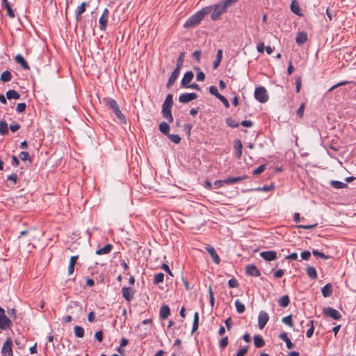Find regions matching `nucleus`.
Instances as JSON below:
<instances>
[{
  "label": "nucleus",
  "mask_w": 356,
  "mask_h": 356,
  "mask_svg": "<svg viewBox=\"0 0 356 356\" xmlns=\"http://www.w3.org/2000/svg\"><path fill=\"white\" fill-rule=\"evenodd\" d=\"M236 1L237 0H224L217 4L207 6L204 8L209 9L208 15L211 13V19L213 21H217L223 13H226L227 8Z\"/></svg>",
  "instance_id": "nucleus-1"
},
{
  "label": "nucleus",
  "mask_w": 356,
  "mask_h": 356,
  "mask_svg": "<svg viewBox=\"0 0 356 356\" xmlns=\"http://www.w3.org/2000/svg\"><path fill=\"white\" fill-rule=\"evenodd\" d=\"M102 101L104 104L115 113L121 122L124 124L127 123L124 115L122 113L117 102L114 99L111 97H104Z\"/></svg>",
  "instance_id": "nucleus-2"
},
{
  "label": "nucleus",
  "mask_w": 356,
  "mask_h": 356,
  "mask_svg": "<svg viewBox=\"0 0 356 356\" xmlns=\"http://www.w3.org/2000/svg\"><path fill=\"white\" fill-rule=\"evenodd\" d=\"M208 10L209 9L203 8L202 10L195 13L186 20L184 26L186 29L196 26L201 22L204 17L208 15Z\"/></svg>",
  "instance_id": "nucleus-3"
},
{
  "label": "nucleus",
  "mask_w": 356,
  "mask_h": 356,
  "mask_svg": "<svg viewBox=\"0 0 356 356\" xmlns=\"http://www.w3.org/2000/svg\"><path fill=\"white\" fill-rule=\"evenodd\" d=\"M254 97L261 103H266L268 100L267 91L264 87L257 88L254 90Z\"/></svg>",
  "instance_id": "nucleus-4"
},
{
  "label": "nucleus",
  "mask_w": 356,
  "mask_h": 356,
  "mask_svg": "<svg viewBox=\"0 0 356 356\" xmlns=\"http://www.w3.org/2000/svg\"><path fill=\"white\" fill-rule=\"evenodd\" d=\"M1 354L3 356H13V341L10 337H7L6 341L4 342L1 349Z\"/></svg>",
  "instance_id": "nucleus-5"
},
{
  "label": "nucleus",
  "mask_w": 356,
  "mask_h": 356,
  "mask_svg": "<svg viewBox=\"0 0 356 356\" xmlns=\"http://www.w3.org/2000/svg\"><path fill=\"white\" fill-rule=\"evenodd\" d=\"M12 325V321L5 313H0V329L6 330Z\"/></svg>",
  "instance_id": "nucleus-6"
},
{
  "label": "nucleus",
  "mask_w": 356,
  "mask_h": 356,
  "mask_svg": "<svg viewBox=\"0 0 356 356\" xmlns=\"http://www.w3.org/2000/svg\"><path fill=\"white\" fill-rule=\"evenodd\" d=\"M197 98V95L196 93L191 92V93H184L181 94L179 97V101L181 103L186 104L190 102L192 100H194Z\"/></svg>",
  "instance_id": "nucleus-7"
},
{
  "label": "nucleus",
  "mask_w": 356,
  "mask_h": 356,
  "mask_svg": "<svg viewBox=\"0 0 356 356\" xmlns=\"http://www.w3.org/2000/svg\"><path fill=\"white\" fill-rule=\"evenodd\" d=\"M108 10L105 8L99 19V23L100 24V29L104 31L106 29L108 18Z\"/></svg>",
  "instance_id": "nucleus-8"
},
{
  "label": "nucleus",
  "mask_w": 356,
  "mask_h": 356,
  "mask_svg": "<svg viewBox=\"0 0 356 356\" xmlns=\"http://www.w3.org/2000/svg\"><path fill=\"white\" fill-rule=\"evenodd\" d=\"M245 273L252 277H259L261 273L258 268L254 264H249L245 268Z\"/></svg>",
  "instance_id": "nucleus-9"
},
{
  "label": "nucleus",
  "mask_w": 356,
  "mask_h": 356,
  "mask_svg": "<svg viewBox=\"0 0 356 356\" xmlns=\"http://www.w3.org/2000/svg\"><path fill=\"white\" fill-rule=\"evenodd\" d=\"M205 249L209 252V254L213 259V261L216 264H219L220 262V259L219 256L218 255V254L216 253L214 248L210 245H207L206 246Z\"/></svg>",
  "instance_id": "nucleus-10"
},
{
  "label": "nucleus",
  "mask_w": 356,
  "mask_h": 356,
  "mask_svg": "<svg viewBox=\"0 0 356 356\" xmlns=\"http://www.w3.org/2000/svg\"><path fill=\"white\" fill-rule=\"evenodd\" d=\"M260 256L267 261H271L277 258V253L275 251H264L260 253Z\"/></svg>",
  "instance_id": "nucleus-11"
},
{
  "label": "nucleus",
  "mask_w": 356,
  "mask_h": 356,
  "mask_svg": "<svg viewBox=\"0 0 356 356\" xmlns=\"http://www.w3.org/2000/svg\"><path fill=\"white\" fill-rule=\"evenodd\" d=\"M194 77L193 72L192 71H188L186 72L184 77L181 79V84L183 88L187 87L188 85L190 83V82L192 81V79Z\"/></svg>",
  "instance_id": "nucleus-12"
},
{
  "label": "nucleus",
  "mask_w": 356,
  "mask_h": 356,
  "mask_svg": "<svg viewBox=\"0 0 356 356\" xmlns=\"http://www.w3.org/2000/svg\"><path fill=\"white\" fill-rule=\"evenodd\" d=\"M268 320L269 316L268 313H259L258 317V325L260 330H262L265 327Z\"/></svg>",
  "instance_id": "nucleus-13"
},
{
  "label": "nucleus",
  "mask_w": 356,
  "mask_h": 356,
  "mask_svg": "<svg viewBox=\"0 0 356 356\" xmlns=\"http://www.w3.org/2000/svg\"><path fill=\"white\" fill-rule=\"evenodd\" d=\"M180 70H178L175 68L173 72H172L170 76L168 79V83L166 84V87L168 88H170L175 82L177 79L178 78V76L179 74Z\"/></svg>",
  "instance_id": "nucleus-14"
},
{
  "label": "nucleus",
  "mask_w": 356,
  "mask_h": 356,
  "mask_svg": "<svg viewBox=\"0 0 356 356\" xmlns=\"http://www.w3.org/2000/svg\"><path fill=\"white\" fill-rule=\"evenodd\" d=\"M122 293L125 300L129 301L134 296V291L131 287H123Z\"/></svg>",
  "instance_id": "nucleus-15"
},
{
  "label": "nucleus",
  "mask_w": 356,
  "mask_h": 356,
  "mask_svg": "<svg viewBox=\"0 0 356 356\" xmlns=\"http://www.w3.org/2000/svg\"><path fill=\"white\" fill-rule=\"evenodd\" d=\"M247 178L246 175L244 176H240V177H228L223 180V182L225 183V184L231 185L234 184L236 183H238Z\"/></svg>",
  "instance_id": "nucleus-16"
},
{
  "label": "nucleus",
  "mask_w": 356,
  "mask_h": 356,
  "mask_svg": "<svg viewBox=\"0 0 356 356\" xmlns=\"http://www.w3.org/2000/svg\"><path fill=\"white\" fill-rule=\"evenodd\" d=\"M15 62L19 64L22 66V67L24 68V70L30 69L28 63L26 62V60L24 59V58L22 55L17 54L15 56Z\"/></svg>",
  "instance_id": "nucleus-17"
},
{
  "label": "nucleus",
  "mask_w": 356,
  "mask_h": 356,
  "mask_svg": "<svg viewBox=\"0 0 356 356\" xmlns=\"http://www.w3.org/2000/svg\"><path fill=\"white\" fill-rule=\"evenodd\" d=\"M234 149L236 152V156L238 159H240L242 154L243 145L239 139H236L234 140Z\"/></svg>",
  "instance_id": "nucleus-18"
},
{
  "label": "nucleus",
  "mask_w": 356,
  "mask_h": 356,
  "mask_svg": "<svg viewBox=\"0 0 356 356\" xmlns=\"http://www.w3.org/2000/svg\"><path fill=\"white\" fill-rule=\"evenodd\" d=\"M279 337L286 343L287 348L291 349L294 347V344L289 339L286 332L280 333Z\"/></svg>",
  "instance_id": "nucleus-19"
},
{
  "label": "nucleus",
  "mask_w": 356,
  "mask_h": 356,
  "mask_svg": "<svg viewBox=\"0 0 356 356\" xmlns=\"http://www.w3.org/2000/svg\"><path fill=\"white\" fill-rule=\"evenodd\" d=\"M307 40V35L305 32H299L296 36V42L298 44H303Z\"/></svg>",
  "instance_id": "nucleus-20"
},
{
  "label": "nucleus",
  "mask_w": 356,
  "mask_h": 356,
  "mask_svg": "<svg viewBox=\"0 0 356 356\" xmlns=\"http://www.w3.org/2000/svg\"><path fill=\"white\" fill-rule=\"evenodd\" d=\"M113 249V245L108 243L104 245L103 248L98 249L96 251V254L98 255L108 254Z\"/></svg>",
  "instance_id": "nucleus-21"
},
{
  "label": "nucleus",
  "mask_w": 356,
  "mask_h": 356,
  "mask_svg": "<svg viewBox=\"0 0 356 356\" xmlns=\"http://www.w3.org/2000/svg\"><path fill=\"white\" fill-rule=\"evenodd\" d=\"M163 117L167 120L170 123L173 122V117L171 113V108H162L161 111Z\"/></svg>",
  "instance_id": "nucleus-22"
},
{
  "label": "nucleus",
  "mask_w": 356,
  "mask_h": 356,
  "mask_svg": "<svg viewBox=\"0 0 356 356\" xmlns=\"http://www.w3.org/2000/svg\"><path fill=\"white\" fill-rule=\"evenodd\" d=\"M173 105V96L172 94H168L162 105V108H171Z\"/></svg>",
  "instance_id": "nucleus-23"
},
{
  "label": "nucleus",
  "mask_w": 356,
  "mask_h": 356,
  "mask_svg": "<svg viewBox=\"0 0 356 356\" xmlns=\"http://www.w3.org/2000/svg\"><path fill=\"white\" fill-rule=\"evenodd\" d=\"M253 340L256 348H261L265 346V341L260 335H255Z\"/></svg>",
  "instance_id": "nucleus-24"
},
{
  "label": "nucleus",
  "mask_w": 356,
  "mask_h": 356,
  "mask_svg": "<svg viewBox=\"0 0 356 356\" xmlns=\"http://www.w3.org/2000/svg\"><path fill=\"white\" fill-rule=\"evenodd\" d=\"M2 5L6 8L7 14L10 18L15 17L14 10L12 9L9 2L7 0H2Z\"/></svg>",
  "instance_id": "nucleus-25"
},
{
  "label": "nucleus",
  "mask_w": 356,
  "mask_h": 356,
  "mask_svg": "<svg viewBox=\"0 0 356 356\" xmlns=\"http://www.w3.org/2000/svg\"><path fill=\"white\" fill-rule=\"evenodd\" d=\"M222 59V50L218 49L217 51V55L216 59L213 62V69H217Z\"/></svg>",
  "instance_id": "nucleus-26"
},
{
  "label": "nucleus",
  "mask_w": 356,
  "mask_h": 356,
  "mask_svg": "<svg viewBox=\"0 0 356 356\" xmlns=\"http://www.w3.org/2000/svg\"><path fill=\"white\" fill-rule=\"evenodd\" d=\"M306 273L311 279L316 280L317 278V272L314 267L310 266L307 267Z\"/></svg>",
  "instance_id": "nucleus-27"
},
{
  "label": "nucleus",
  "mask_w": 356,
  "mask_h": 356,
  "mask_svg": "<svg viewBox=\"0 0 356 356\" xmlns=\"http://www.w3.org/2000/svg\"><path fill=\"white\" fill-rule=\"evenodd\" d=\"M6 97L8 99H18L20 97L19 94L14 90H9L6 93Z\"/></svg>",
  "instance_id": "nucleus-28"
},
{
  "label": "nucleus",
  "mask_w": 356,
  "mask_h": 356,
  "mask_svg": "<svg viewBox=\"0 0 356 356\" xmlns=\"http://www.w3.org/2000/svg\"><path fill=\"white\" fill-rule=\"evenodd\" d=\"M159 130H160V131L162 134H165L166 136H168L169 135L170 126H169V124L167 122H162L159 124Z\"/></svg>",
  "instance_id": "nucleus-29"
},
{
  "label": "nucleus",
  "mask_w": 356,
  "mask_h": 356,
  "mask_svg": "<svg viewBox=\"0 0 356 356\" xmlns=\"http://www.w3.org/2000/svg\"><path fill=\"white\" fill-rule=\"evenodd\" d=\"M322 294L324 297H329L332 293V286L330 284L325 285L321 290Z\"/></svg>",
  "instance_id": "nucleus-30"
},
{
  "label": "nucleus",
  "mask_w": 356,
  "mask_h": 356,
  "mask_svg": "<svg viewBox=\"0 0 356 356\" xmlns=\"http://www.w3.org/2000/svg\"><path fill=\"white\" fill-rule=\"evenodd\" d=\"M330 185L337 189L344 188L348 186L347 184L339 181H331Z\"/></svg>",
  "instance_id": "nucleus-31"
},
{
  "label": "nucleus",
  "mask_w": 356,
  "mask_h": 356,
  "mask_svg": "<svg viewBox=\"0 0 356 356\" xmlns=\"http://www.w3.org/2000/svg\"><path fill=\"white\" fill-rule=\"evenodd\" d=\"M11 79H12V74H11L10 72L8 70H6L1 74L0 80L2 82H8V81H10L11 80Z\"/></svg>",
  "instance_id": "nucleus-32"
},
{
  "label": "nucleus",
  "mask_w": 356,
  "mask_h": 356,
  "mask_svg": "<svg viewBox=\"0 0 356 356\" xmlns=\"http://www.w3.org/2000/svg\"><path fill=\"white\" fill-rule=\"evenodd\" d=\"M289 301L290 300H289V296L287 295H286V296H283L282 297H281L279 299L278 303H279L280 306L285 307L289 305Z\"/></svg>",
  "instance_id": "nucleus-33"
},
{
  "label": "nucleus",
  "mask_w": 356,
  "mask_h": 356,
  "mask_svg": "<svg viewBox=\"0 0 356 356\" xmlns=\"http://www.w3.org/2000/svg\"><path fill=\"white\" fill-rule=\"evenodd\" d=\"M184 57H185V54L184 52H181L179 54V57L177 60V65H176L175 68L181 70V69L183 66V64H184Z\"/></svg>",
  "instance_id": "nucleus-34"
},
{
  "label": "nucleus",
  "mask_w": 356,
  "mask_h": 356,
  "mask_svg": "<svg viewBox=\"0 0 356 356\" xmlns=\"http://www.w3.org/2000/svg\"><path fill=\"white\" fill-rule=\"evenodd\" d=\"M8 134V124L6 121L3 120L0 122V134L6 135Z\"/></svg>",
  "instance_id": "nucleus-35"
},
{
  "label": "nucleus",
  "mask_w": 356,
  "mask_h": 356,
  "mask_svg": "<svg viewBox=\"0 0 356 356\" xmlns=\"http://www.w3.org/2000/svg\"><path fill=\"white\" fill-rule=\"evenodd\" d=\"M199 327V313H195L193 318V324L192 327V333L195 332Z\"/></svg>",
  "instance_id": "nucleus-36"
},
{
  "label": "nucleus",
  "mask_w": 356,
  "mask_h": 356,
  "mask_svg": "<svg viewBox=\"0 0 356 356\" xmlns=\"http://www.w3.org/2000/svg\"><path fill=\"white\" fill-rule=\"evenodd\" d=\"M74 334L78 338H82L84 336V330L83 327L76 325L74 327Z\"/></svg>",
  "instance_id": "nucleus-37"
},
{
  "label": "nucleus",
  "mask_w": 356,
  "mask_h": 356,
  "mask_svg": "<svg viewBox=\"0 0 356 356\" xmlns=\"http://www.w3.org/2000/svg\"><path fill=\"white\" fill-rule=\"evenodd\" d=\"M163 279H164V274L162 273H159L154 275L153 282L154 284H159L163 282Z\"/></svg>",
  "instance_id": "nucleus-38"
},
{
  "label": "nucleus",
  "mask_w": 356,
  "mask_h": 356,
  "mask_svg": "<svg viewBox=\"0 0 356 356\" xmlns=\"http://www.w3.org/2000/svg\"><path fill=\"white\" fill-rule=\"evenodd\" d=\"M291 10L293 13L298 15H301V14L300 13V7L295 1H293L291 4Z\"/></svg>",
  "instance_id": "nucleus-39"
},
{
  "label": "nucleus",
  "mask_w": 356,
  "mask_h": 356,
  "mask_svg": "<svg viewBox=\"0 0 356 356\" xmlns=\"http://www.w3.org/2000/svg\"><path fill=\"white\" fill-rule=\"evenodd\" d=\"M326 318H332L334 320H339L341 318V313H324Z\"/></svg>",
  "instance_id": "nucleus-40"
},
{
  "label": "nucleus",
  "mask_w": 356,
  "mask_h": 356,
  "mask_svg": "<svg viewBox=\"0 0 356 356\" xmlns=\"http://www.w3.org/2000/svg\"><path fill=\"white\" fill-rule=\"evenodd\" d=\"M194 70L196 71H198V72L196 75L197 81H203L205 79L204 73L203 72L200 71L199 67H195Z\"/></svg>",
  "instance_id": "nucleus-41"
},
{
  "label": "nucleus",
  "mask_w": 356,
  "mask_h": 356,
  "mask_svg": "<svg viewBox=\"0 0 356 356\" xmlns=\"http://www.w3.org/2000/svg\"><path fill=\"white\" fill-rule=\"evenodd\" d=\"M226 123L230 127H232V128H235V127H238L239 125V123L236 122L234 119H232V118H227L226 120Z\"/></svg>",
  "instance_id": "nucleus-42"
},
{
  "label": "nucleus",
  "mask_w": 356,
  "mask_h": 356,
  "mask_svg": "<svg viewBox=\"0 0 356 356\" xmlns=\"http://www.w3.org/2000/svg\"><path fill=\"white\" fill-rule=\"evenodd\" d=\"M234 305L236 308V312H244L245 311V305L242 303L239 300H236Z\"/></svg>",
  "instance_id": "nucleus-43"
},
{
  "label": "nucleus",
  "mask_w": 356,
  "mask_h": 356,
  "mask_svg": "<svg viewBox=\"0 0 356 356\" xmlns=\"http://www.w3.org/2000/svg\"><path fill=\"white\" fill-rule=\"evenodd\" d=\"M282 323L289 325L291 327H293V323L292 321V317L291 315L287 316L286 317H284L282 320Z\"/></svg>",
  "instance_id": "nucleus-44"
},
{
  "label": "nucleus",
  "mask_w": 356,
  "mask_h": 356,
  "mask_svg": "<svg viewBox=\"0 0 356 356\" xmlns=\"http://www.w3.org/2000/svg\"><path fill=\"white\" fill-rule=\"evenodd\" d=\"M169 139L174 143L178 144L181 140V138L177 134H170L168 136Z\"/></svg>",
  "instance_id": "nucleus-45"
},
{
  "label": "nucleus",
  "mask_w": 356,
  "mask_h": 356,
  "mask_svg": "<svg viewBox=\"0 0 356 356\" xmlns=\"http://www.w3.org/2000/svg\"><path fill=\"white\" fill-rule=\"evenodd\" d=\"M19 157L20 159L25 161H29L30 162H31V158L29 155V153L28 152H22L20 154H19Z\"/></svg>",
  "instance_id": "nucleus-46"
},
{
  "label": "nucleus",
  "mask_w": 356,
  "mask_h": 356,
  "mask_svg": "<svg viewBox=\"0 0 356 356\" xmlns=\"http://www.w3.org/2000/svg\"><path fill=\"white\" fill-rule=\"evenodd\" d=\"M209 92L211 95H214L216 98H218L219 95H220V94L218 92V88L214 86H211L209 87Z\"/></svg>",
  "instance_id": "nucleus-47"
},
{
  "label": "nucleus",
  "mask_w": 356,
  "mask_h": 356,
  "mask_svg": "<svg viewBox=\"0 0 356 356\" xmlns=\"http://www.w3.org/2000/svg\"><path fill=\"white\" fill-rule=\"evenodd\" d=\"M312 254L314 256L322 258L323 259H327L328 258V256L324 254L323 252L318 251L317 250H314L312 251Z\"/></svg>",
  "instance_id": "nucleus-48"
},
{
  "label": "nucleus",
  "mask_w": 356,
  "mask_h": 356,
  "mask_svg": "<svg viewBox=\"0 0 356 356\" xmlns=\"http://www.w3.org/2000/svg\"><path fill=\"white\" fill-rule=\"evenodd\" d=\"M266 169L265 165H261L253 171V175H258L262 173Z\"/></svg>",
  "instance_id": "nucleus-49"
},
{
  "label": "nucleus",
  "mask_w": 356,
  "mask_h": 356,
  "mask_svg": "<svg viewBox=\"0 0 356 356\" xmlns=\"http://www.w3.org/2000/svg\"><path fill=\"white\" fill-rule=\"evenodd\" d=\"M228 337H225L224 338H222L220 341V349H224L225 348V347L228 345Z\"/></svg>",
  "instance_id": "nucleus-50"
},
{
  "label": "nucleus",
  "mask_w": 356,
  "mask_h": 356,
  "mask_svg": "<svg viewBox=\"0 0 356 356\" xmlns=\"http://www.w3.org/2000/svg\"><path fill=\"white\" fill-rule=\"evenodd\" d=\"M26 107V106L25 103H19L17 105L16 111L17 113H22L25 111Z\"/></svg>",
  "instance_id": "nucleus-51"
},
{
  "label": "nucleus",
  "mask_w": 356,
  "mask_h": 356,
  "mask_svg": "<svg viewBox=\"0 0 356 356\" xmlns=\"http://www.w3.org/2000/svg\"><path fill=\"white\" fill-rule=\"evenodd\" d=\"M86 3L83 2L76 9V13L83 14L86 11Z\"/></svg>",
  "instance_id": "nucleus-52"
},
{
  "label": "nucleus",
  "mask_w": 356,
  "mask_h": 356,
  "mask_svg": "<svg viewBox=\"0 0 356 356\" xmlns=\"http://www.w3.org/2000/svg\"><path fill=\"white\" fill-rule=\"evenodd\" d=\"M310 323L312 324V327L309 329H308V330L306 332V336L308 338L312 337V336L314 334V327H313V321H309L308 325Z\"/></svg>",
  "instance_id": "nucleus-53"
},
{
  "label": "nucleus",
  "mask_w": 356,
  "mask_h": 356,
  "mask_svg": "<svg viewBox=\"0 0 356 356\" xmlns=\"http://www.w3.org/2000/svg\"><path fill=\"white\" fill-rule=\"evenodd\" d=\"M301 258L303 260H308L311 257V252L308 250H305L301 252Z\"/></svg>",
  "instance_id": "nucleus-54"
},
{
  "label": "nucleus",
  "mask_w": 356,
  "mask_h": 356,
  "mask_svg": "<svg viewBox=\"0 0 356 356\" xmlns=\"http://www.w3.org/2000/svg\"><path fill=\"white\" fill-rule=\"evenodd\" d=\"M217 99H218L220 101H221L226 108L229 107V103L228 100L223 95H219V97Z\"/></svg>",
  "instance_id": "nucleus-55"
},
{
  "label": "nucleus",
  "mask_w": 356,
  "mask_h": 356,
  "mask_svg": "<svg viewBox=\"0 0 356 356\" xmlns=\"http://www.w3.org/2000/svg\"><path fill=\"white\" fill-rule=\"evenodd\" d=\"M248 346H245V347L240 349L237 352L236 356H244L248 353Z\"/></svg>",
  "instance_id": "nucleus-56"
},
{
  "label": "nucleus",
  "mask_w": 356,
  "mask_h": 356,
  "mask_svg": "<svg viewBox=\"0 0 356 356\" xmlns=\"http://www.w3.org/2000/svg\"><path fill=\"white\" fill-rule=\"evenodd\" d=\"M229 286L230 288H236L238 286V284L236 279H231L228 282Z\"/></svg>",
  "instance_id": "nucleus-57"
},
{
  "label": "nucleus",
  "mask_w": 356,
  "mask_h": 356,
  "mask_svg": "<svg viewBox=\"0 0 356 356\" xmlns=\"http://www.w3.org/2000/svg\"><path fill=\"white\" fill-rule=\"evenodd\" d=\"M304 111H305V104H302L297 111V115H298L300 118H302L304 114Z\"/></svg>",
  "instance_id": "nucleus-58"
},
{
  "label": "nucleus",
  "mask_w": 356,
  "mask_h": 356,
  "mask_svg": "<svg viewBox=\"0 0 356 356\" xmlns=\"http://www.w3.org/2000/svg\"><path fill=\"white\" fill-rule=\"evenodd\" d=\"M209 292L210 303H211V306L213 307V305H214L215 298H214V294H213V293L212 291V289H211V286L209 289Z\"/></svg>",
  "instance_id": "nucleus-59"
},
{
  "label": "nucleus",
  "mask_w": 356,
  "mask_h": 356,
  "mask_svg": "<svg viewBox=\"0 0 356 356\" xmlns=\"http://www.w3.org/2000/svg\"><path fill=\"white\" fill-rule=\"evenodd\" d=\"M95 339L98 342H102L103 340V332L102 331H98L95 334Z\"/></svg>",
  "instance_id": "nucleus-60"
},
{
  "label": "nucleus",
  "mask_w": 356,
  "mask_h": 356,
  "mask_svg": "<svg viewBox=\"0 0 356 356\" xmlns=\"http://www.w3.org/2000/svg\"><path fill=\"white\" fill-rule=\"evenodd\" d=\"M201 51L200 50H196L193 53V58L197 60V61H200V57H201Z\"/></svg>",
  "instance_id": "nucleus-61"
},
{
  "label": "nucleus",
  "mask_w": 356,
  "mask_h": 356,
  "mask_svg": "<svg viewBox=\"0 0 356 356\" xmlns=\"http://www.w3.org/2000/svg\"><path fill=\"white\" fill-rule=\"evenodd\" d=\"M19 128L20 125L17 123H13L10 125V129L13 132L17 131L18 129H19Z\"/></svg>",
  "instance_id": "nucleus-62"
},
{
  "label": "nucleus",
  "mask_w": 356,
  "mask_h": 356,
  "mask_svg": "<svg viewBox=\"0 0 356 356\" xmlns=\"http://www.w3.org/2000/svg\"><path fill=\"white\" fill-rule=\"evenodd\" d=\"M225 183L223 182V180H217L214 181L213 186L215 188H219L222 187Z\"/></svg>",
  "instance_id": "nucleus-63"
},
{
  "label": "nucleus",
  "mask_w": 356,
  "mask_h": 356,
  "mask_svg": "<svg viewBox=\"0 0 356 356\" xmlns=\"http://www.w3.org/2000/svg\"><path fill=\"white\" fill-rule=\"evenodd\" d=\"M284 270H282V269H279V270H277L274 273V277H275V278H280V277H282L284 275Z\"/></svg>",
  "instance_id": "nucleus-64"
}]
</instances>
